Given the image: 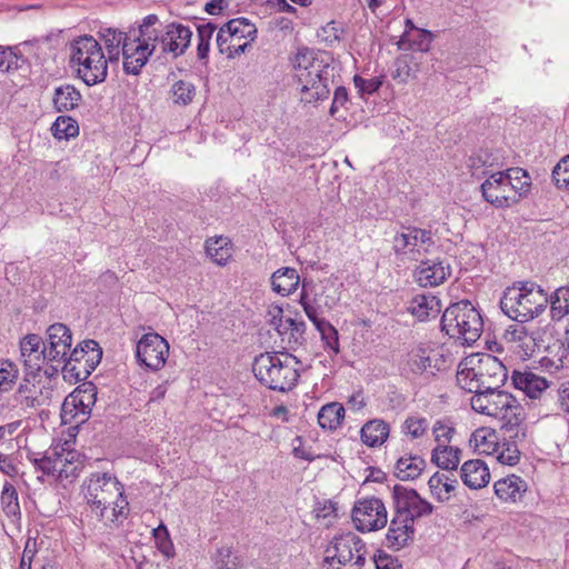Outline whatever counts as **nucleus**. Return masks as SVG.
Returning <instances> with one entry per match:
<instances>
[{
  "label": "nucleus",
  "mask_w": 569,
  "mask_h": 569,
  "mask_svg": "<svg viewBox=\"0 0 569 569\" xmlns=\"http://www.w3.org/2000/svg\"><path fill=\"white\" fill-rule=\"evenodd\" d=\"M471 398V407L475 411L487 415L490 417H497L501 413L503 406H507L510 401H513V396L498 390H481L473 392Z\"/></svg>",
  "instance_id": "nucleus-19"
},
{
  "label": "nucleus",
  "mask_w": 569,
  "mask_h": 569,
  "mask_svg": "<svg viewBox=\"0 0 569 569\" xmlns=\"http://www.w3.org/2000/svg\"><path fill=\"white\" fill-rule=\"evenodd\" d=\"M493 166L492 154L487 149H479L468 159V168L473 177L481 178L487 176L488 170Z\"/></svg>",
  "instance_id": "nucleus-40"
},
{
  "label": "nucleus",
  "mask_w": 569,
  "mask_h": 569,
  "mask_svg": "<svg viewBox=\"0 0 569 569\" xmlns=\"http://www.w3.org/2000/svg\"><path fill=\"white\" fill-rule=\"evenodd\" d=\"M512 381L516 388L532 399L539 398L549 387V382L545 377L531 371H513Z\"/></svg>",
  "instance_id": "nucleus-24"
},
{
  "label": "nucleus",
  "mask_w": 569,
  "mask_h": 569,
  "mask_svg": "<svg viewBox=\"0 0 569 569\" xmlns=\"http://www.w3.org/2000/svg\"><path fill=\"white\" fill-rule=\"evenodd\" d=\"M426 465L425 459L420 456L400 457L395 466V476L402 481L415 480L421 475Z\"/></svg>",
  "instance_id": "nucleus-30"
},
{
  "label": "nucleus",
  "mask_w": 569,
  "mask_h": 569,
  "mask_svg": "<svg viewBox=\"0 0 569 569\" xmlns=\"http://www.w3.org/2000/svg\"><path fill=\"white\" fill-rule=\"evenodd\" d=\"M81 100L80 91L69 83L57 87L52 97L53 108L60 113L76 109Z\"/></svg>",
  "instance_id": "nucleus-28"
},
{
  "label": "nucleus",
  "mask_w": 569,
  "mask_h": 569,
  "mask_svg": "<svg viewBox=\"0 0 569 569\" xmlns=\"http://www.w3.org/2000/svg\"><path fill=\"white\" fill-rule=\"evenodd\" d=\"M196 92V86L186 80L176 81L170 89L172 102L181 107L190 104L193 101Z\"/></svg>",
  "instance_id": "nucleus-41"
},
{
  "label": "nucleus",
  "mask_w": 569,
  "mask_h": 569,
  "mask_svg": "<svg viewBox=\"0 0 569 569\" xmlns=\"http://www.w3.org/2000/svg\"><path fill=\"white\" fill-rule=\"evenodd\" d=\"M300 282V277L293 268H280L271 276L272 290L286 297L293 292Z\"/></svg>",
  "instance_id": "nucleus-29"
},
{
  "label": "nucleus",
  "mask_w": 569,
  "mask_h": 569,
  "mask_svg": "<svg viewBox=\"0 0 569 569\" xmlns=\"http://www.w3.org/2000/svg\"><path fill=\"white\" fill-rule=\"evenodd\" d=\"M509 184L503 172L490 173L481 184V192L486 201L497 208L510 207L519 201L516 196L509 194Z\"/></svg>",
  "instance_id": "nucleus-18"
},
{
  "label": "nucleus",
  "mask_w": 569,
  "mask_h": 569,
  "mask_svg": "<svg viewBox=\"0 0 569 569\" xmlns=\"http://www.w3.org/2000/svg\"><path fill=\"white\" fill-rule=\"evenodd\" d=\"M505 173L510 191L518 193L517 198L526 196L531 187V178L529 173L519 167L509 168Z\"/></svg>",
  "instance_id": "nucleus-39"
},
{
  "label": "nucleus",
  "mask_w": 569,
  "mask_h": 569,
  "mask_svg": "<svg viewBox=\"0 0 569 569\" xmlns=\"http://www.w3.org/2000/svg\"><path fill=\"white\" fill-rule=\"evenodd\" d=\"M503 363L489 353L472 355L459 363L458 385L468 392L498 390L507 380Z\"/></svg>",
  "instance_id": "nucleus-1"
},
{
  "label": "nucleus",
  "mask_w": 569,
  "mask_h": 569,
  "mask_svg": "<svg viewBox=\"0 0 569 569\" xmlns=\"http://www.w3.org/2000/svg\"><path fill=\"white\" fill-rule=\"evenodd\" d=\"M460 449L449 447L447 445H438L431 455V461L436 463L439 468L447 471L457 470L460 462Z\"/></svg>",
  "instance_id": "nucleus-34"
},
{
  "label": "nucleus",
  "mask_w": 569,
  "mask_h": 569,
  "mask_svg": "<svg viewBox=\"0 0 569 569\" xmlns=\"http://www.w3.org/2000/svg\"><path fill=\"white\" fill-rule=\"evenodd\" d=\"M431 231L413 226L402 227L401 231L395 236L393 250L397 254L428 252L433 246Z\"/></svg>",
  "instance_id": "nucleus-14"
},
{
  "label": "nucleus",
  "mask_w": 569,
  "mask_h": 569,
  "mask_svg": "<svg viewBox=\"0 0 569 569\" xmlns=\"http://www.w3.org/2000/svg\"><path fill=\"white\" fill-rule=\"evenodd\" d=\"M19 376L17 366L10 360H0V391L10 390Z\"/></svg>",
  "instance_id": "nucleus-48"
},
{
  "label": "nucleus",
  "mask_w": 569,
  "mask_h": 569,
  "mask_svg": "<svg viewBox=\"0 0 569 569\" xmlns=\"http://www.w3.org/2000/svg\"><path fill=\"white\" fill-rule=\"evenodd\" d=\"M161 33L162 27L160 29L138 28V33L136 32V30H130L131 37L133 39H139V43L142 46H147V49H152V53H154L157 44L160 43Z\"/></svg>",
  "instance_id": "nucleus-51"
},
{
  "label": "nucleus",
  "mask_w": 569,
  "mask_h": 569,
  "mask_svg": "<svg viewBox=\"0 0 569 569\" xmlns=\"http://www.w3.org/2000/svg\"><path fill=\"white\" fill-rule=\"evenodd\" d=\"M460 475L463 483L471 489H480L490 480L489 469L480 459L466 461L461 467Z\"/></svg>",
  "instance_id": "nucleus-25"
},
{
  "label": "nucleus",
  "mask_w": 569,
  "mask_h": 569,
  "mask_svg": "<svg viewBox=\"0 0 569 569\" xmlns=\"http://www.w3.org/2000/svg\"><path fill=\"white\" fill-rule=\"evenodd\" d=\"M411 62L412 57L409 54H402L396 58L391 72L392 79L406 83L411 76Z\"/></svg>",
  "instance_id": "nucleus-54"
},
{
  "label": "nucleus",
  "mask_w": 569,
  "mask_h": 569,
  "mask_svg": "<svg viewBox=\"0 0 569 569\" xmlns=\"http://www.w3.org/2000/svg\"><path fill=\"white\" fill-rule=\"evenodd\" d=\"M207 254L219 266H224L231 258V243L228 238L217 237L207 240Z\"/></svg>",
  "instance_id": "nucleus-37"
},
{
  "label": "nucleus",
  "mask_w": 569,
  "mask_h": 569,
  "mask_svg": "<svg viewBox=\"0 0 569 569\" xmlns=\"http://www.w3.org/2000/svg\"><path fill=\"white\" fill-rule=\"evenodd\" d=\"M408 310L418 320L423 321L440 311V303L435 296L419 295L411 300Z\"/></svg>",
  "instance_id": "nucleus-33"
},
{
  "label": "nucleus",
  "mask_w": 569,
  "mask_h": 569,
  "mask_svg": "<svg viewBox=\"0 0 569 569\" xmlns=\"http://www.w3.org/2000/svg\"><path fill=\"white\" fill-rule=\"evenodd\" d=\"M496 418L502 421V427L508 430H512L513 427L519 426L523 420V408L513 397V401L503 406L501 413Z\"/></svg>",
  "instance_id": "nucleus-43"
},
{
  "label": "nucleus",
  "mask_w": 569,
  "mask_h": 569,
  "mask_svg": "<svg viewBox=\"0 0 569 569\" xmlns=\"http://www.w3.org/2000/svg\"><path fill=\"white\" fill-rule=\"evenodd\" d=\"M20 353L28 376L37 377L43 365L49 361L44 341L38 335L30 333L20 341Z\"/></svg>",
  "instance_id": "nucleus-15"
},
{
  "label": "nucleus",
  "mask_w": 569,
  "mask_h": 569,
  "mask_svg": "<svg viewBox=\"0 0 569 569\" xmlns=\"http://www.w3.org/2000/svg\"><path fill=\"white\" fill-rule=\"evenodd\" d=\"M318 423L322 429L336 430L345 418V408L339 402H330L321 407L318 412Z\"/></svg>",
  "instance_id": "nucleus-35"
},
{
  "label": "nucleus",
  "mask_w": 569,
  "mask_h": 569,
  "mask_svg": "<svg viewBox=\"0 0 569 569\" xmlns=\"http://www.w3.org/2000/svg\"><path fill=\"white\" fill-rule=\"evenodd\" d=\"M86 498L91 512L97 517L106 518L104 512L110 506L112 509L109 518L112 520L127 518L129 513V502L124 497L123 486L108 473L92 475L87 486Z\"/></svg>",
  "instance_id": "nucleus-5"
},
{
  "label": "nucleus",
  "mask_w": 569,
  "mask_h": 569,
  "mask_svg": "<svg viewBox=\"0 0 569 569\" xmlns=\"http://www.w3.org/2000/svg\"><path fill=\"white\" fill-rule=\"evenodd\" d=\"M295 78L300 86L301 102L312 103L328 98L329 64L307 49H300L295 58Z\"/></svg>",
  "instance_id": "nucleus-4"
},
{
  "label": "nucleus",
  "mask_w": 569,
  "mask_h": 569,
  "mask_svg": "<svg viewBox=\"0 0 569 569\" xmlns=\"http://www.w3.org/2000/svg\"><path fill=\"white\" fill-rule=\"evenodd\" d=\"M97 387L92 382H84L77 387L69 396L70 401H79V403H84L92 408L97 401Z\"/></svg>",
  "instance_id": "nucleus-50"
},
{
  "label": "nucleus",
  "mask_w": 569,
  "mask_h": 569,
  "mask_svg": "<svg viewBox=\"0 0 569 569\" xmlns=\"http://www.w3.org/2000/svg\"><path fill=\"white\" fill-rule=\"evenodd\" d=\"M61 411L62 419L66 422L70 420L83 422L90 415L91 407L84 403H79V401H70V396H68L62 403Z\"/></svg>",
  "instance_id": "nucleus-44"
},
{
  "label": "nucleus",
  "mask_w": 569,
  "mask_h": 569,
  "mask_svg": "<svg viewBox=\"0 0 569 569\" xmlns=\"http://www.w3.org/2000/svg\"><path fill=\"white\" fill-rule=\"evenodd\" d=\"M257 27L247 18L229 20L217 32L216 43L219 52L228 58L242 54L257 38Z\"/></svg>",
  "instance_id": "nucleus-8"
},
{
  "label": "nucleus",
  "mask_w": 569,
  "mask_h": 569,
  "mask_svg": "<svg viewBox=\"0 0 569 569\" xmlns=\"http://www.w3.org/2000/svg\"><path fill=\"white\" fill-rule=\"evenodd\" d=\"M432 41V33L426 29L418 30L416 36L409 37V30H405L401 36L398 48L401 50L428 51Z\"/></svg>",
  "instance_id": "nucleus-38"
},
{
  "label": "nucleus",
  "mask_w": 569,
  "mask_h": 569,
  "mask_svg": "<svg viewBox=\"0 0 569 569\" xmlns=\"http://www.w3.org/2000/svg\"><path fill=\"white\" fill-rule=\"evenodd\" d=\"M548 302V295L539 284L532 281H518L505 290L500 308L516 322H528L540 316Z\"/></svg>",
  "instance_id": "nucleus-3"
},
{
  "label": "nucleus",
  "mask_w": 569,
  "mask_h": 569,
  "mask_svg": "<svg viewBox=\"0 0 569 569\" xmlns=\"http://www.w3.org/2000/svg\"><path fill=\"white\" fill-rule=\"evenodd\" d=\"M353 83L355 87L359 90V92L363 96L377 92L382 86V80L377 77L371 79H365L360 76H355Z\"/></svg>",
  "instance_id": "nucleus-60"
},
{
  "label": "nucleus",
  "mask_w": 569,
  "mask_h": 569,
  "mask_svg": "<svg viewBox=\"0 0 569 569\" xmlns=\"http://www.w3.org/2000/svg\"><path fill=\"white\" fill-rule=\"evenodd\" d=\"M99 34L107 52H113L117 48H121V51L123 50L124 42L130 37V31L123 32L114 28H101Z\"/></svg>",
  "instance_id": "nucleus-46"
},
{
  "label": "nucleus",
  "mask_w": 569,
  "mask_h": 569,
  "mask_svg": "<svg viewBox=\"0 0 569 569\" xmlns=\"http://www.w3.org/2000/svg\"><path fill=\"white\" fill-rule=\"evenodd\" d=\"M300 361L288 352H264L254 358L252 372L267 388L286 392L292 390L300 377Z\"/></svg>",
  "instance_id": "nucleus-2"
},
{
  "label": "nucleus",
  "mask_w": 569,
  "mask_h": 569,
  "mask_svg": "<svg viewBox=\"0 0 569 569\" xmlns=\"http://www.w3.org/2000/svg\"><path fill=\"white\" fill-rule=\"evenodd\" d=\"M121 54L123 58V71L127 74L139 76L153 53L152 49H147V46L139 43V39H133L130 36L127 42H124Z\"/></svg>",
  "instance_id": "nucleus-20"
},
{
  "label": "nucleus",
  "mask_w": 569,
  "mask_h": 569,
  "mask_svg": "<svg viewBox=\"0 0 569 569\" xmlns=\"http://www.w3.org/2000/svg\"><path fill=\"white\" fill-rule=\"evenodd\" d=\"M451 273L450 266L442 260H425L416 270V280L421 287L441 284Z\"/></svg>",
  "instance_id": "nucleus-21"
},
{
  "label": "nucleus",
  "mask_w": 569,
  "mask_h": 569,
  "mask_svg": "<svg viewBox=\"0 0 569 569\" xmlns=\"http://www.w3.org/2000/svg\"><path fill=\"white\" fill-rule=\"evenodd\" d=\"M161 27L160 44L162 52L172 53L174 58L182 56L190 47L193 36L190 27L179 21H171Z\"/></svg>",
  "instance_id": "nucleus-16"
},
{
  "label": "nucleus",
  "mask_w": 569,
  "mask_h": 569,
  "mask_svg": "<svg viewBox=\"0 0 569 569\" xmlns=\"http://www.w3.org/2000/svg\"><path fill=\"white\" fill-rule=\"evenodd\" d=\"M457 485L458 480L452 472L450 475L436 472L428 481L431 495L441 502L449 500Z\"/></svg>",
  "instance_id": "nucleus-31"
},
{
  "label": "nucleus",
  "mask_w": 569,
  "mask_h": 569,
  "mask_svg": "<svg viewBox=\"0 0 569 569\" xmlns=\"http://www.w3.org/2000/svg\"><path fill=\"white\" fill-rule=\"evenodd\" d=\"M495 493L502 501L517 502L527 491V483L516 475L508 476L495 482Z\"/></svg>",
  "instance_id": "nucleus-27"
},
{
  "label": "nucleus",
  "mask_w": 569,
  "mask_h": 569,
  "mask_svg": "<svg viewBox=\"0 0 569 569\" xmlns=\"http://www.w3.org/2000/svg\"><path fill=\"white\" fill-rule=\"evenodd\" d=\"M337 503L331 500L318 501L313 508L315 516L318 520H323L329 526L337 518Z\"/></svg>",
  "instance_id": "nucleus-56"
},
{
  "label": "nucleus",
  "mask_w": 569,
  "mask_h": 569,
  "mask_svg": "<svg viewBox=\"0 0 569 569\" xmlns=\"http://www.w3.org/2000/svg\"><path fill=\"white\" fill-rule=\"evenodd\" d=\"M286 322L288 323L286 329H290L289 341H293L296 345H302L305 341L306 323L292 318H286Z\"/></svg>",
  "instance_id": "nucleus-61"
},
{
  "label": "nucleus",
  "mask_w": 569,
  "mask_h": 569,
  "mask_svg": "<svg viewBox=\"0 0 569 569\" xmlns=\"http://www.w3.org/2000/svg\"><path fill=\"white\" fill-rule=\"evenodd\" d=\"M102 359V348L96 340H83L68 352L63 360L62 371L64 377L74 379L76 381L86 380L91 372L98 367Z\"/></svg>",
  "instance_id": "nucleus-9"
},
{
  "label": "nucleus",
  "mask_w": 569,
  "mask_h": 569,
  "mask_svg": "<svg viewBox=\"0 0 569 569\" xmlns=\"http://www.w3.org/2000/svg\"><path fill=\"white\" fill-rule=\"evenodd\" d=\"M327 552H332V556H328L326 561H329V559L337 560L342 566L353 562V565L361 567L366 561V546L360 537L353 532L336 536Z\"/></svg>",
  "instance_id": "nucleus-11"
},
{
  "label": "nucleus",
  "mask_w": 569,
  "mask_h": 569,
  "mask_svg": "<svg viewBox=\"0 0 569 569\" xmlns=\"http://www.w3.org/2000/svg\"><path fill=\"white\" fill-rule=\"evenodd\" d=\"M503 447L497 456L498 461L502 465L515 466L520 459V451L515 443H505Z\"/></svg>",
  "instance_id": "nucleus-62"
},
{
  "label": "nucleus",
  "mask_w": 569,
  "mask_h": 569,
  "mask_svg": "<svg viewBox=\"0 0 569 569\" xmlns=\"http://www.w3.org/2000/svg\"><path fill=\"white\" fill-rule=\"evenodd\" d=\"M1 505L7 516L14 517L20 513L18 492L14 486L8 481L4 483L2 488Z\"/></svg>",
  "instance_id": "nucleus-47"
},
{
  "label": "nucleus",
  "mask_w": 569,
  "mask_h": 569,
  "mask_svg": "<svg viewBox=\"0 0 569 569\" xmlns=\"http://www.w3.org/2000/svg\"><path fill=\"white\" fill-rule=\"evenodd\" d=\"M153 537L157 541L158 549L167 557L173 556V543L169 538V532L166 526L160 525L153 529Z\"/></svg>",
  "instance_id": "nucleus-58"
},
{
  "label": "nucleus",
  "mask_w": 569,
  "mask_h": 569,
  "mask_svg": "<svg viewBox=\"0 0 569 569\" xmlns=\"http://www.w3.org/2000/svg\"><path fill=\"white\" fill-rule=\"evenodd\" d=\"M70 62L77 66L78 77L87 86L101 83L107 78L108 61L100 43L91 36L79 37L71 43Z\"/></svg>",
  "instance_id": "nucleus-6"
},
{
  "label": "nucleus",
  "mask_w": 569,
  "mask_h": 569,
  "mask_svg": "<svg viewBox=\"0 0 569 569\" xmlns=\"http://www.w3.org/2000/svg\"><path fill=\"white\" fill-rule=\"evenodd\" d=\"M44 341L49 362L58 361L62 363L70 351L72 343V333L70 329L61 322L53 323L46 331Z\"/></svg>",
  "instance_id": "nucleus-17"
},
{
  "label": "nucleus",
  "mask_w": 569,
  "mask_h": 569,
  "mask_svg": "<svg viewBox=\"0 0 569 569\" xmlns=\"http://www.w3.org/2000/svg\"><path fill=\"white\" fill-rule=\"evenodd\" d=\"M552 181L558 189L569 191V154L563 157L553 168Z\"/></svg>",
  "instance_id": "nucleus-55"
},
{
  "label": "nucleus",
  "mask_w": 569,
  "mask_h": 569,
  "mask_svg": "<svg viewBox=\"0 0 569 569\" xmlns=\"http://www.w3.org/2000/svg\"><path fill=\"white\" fill-rule=\"evenodd\" d=\"M305 283L302 284V287L305 288ZM300 303L307 315V317L309 318L310 321H312V323L317 327V323H320V322H327V320H325L323 318H320L319 317V307L318 306H315L309 299H308V296L307 293L305 292V290L302 291L301 293V297H300Z\"/></svg>",
  "instance_id": "nucleus-63"
},
{
  "label": "nucleus",
  "mask_w": 569,
  "mask_h": 569,
  "mask_svg": "<svg viewBox=\"0 0 569 569\" xmlns=\"http://www.w3.org/2000/svg\"><path fill=\"white\" fill-rule=\"evenodd\" d=\"M361 440L369 447L381 446L389 436V426L383 420L373 419L361 428Z\"/></svg>",
  "instance_id": "nucleus-32"
},
{
  "label": "nucleus",
  "mask_w": 569,
  "mask_h": 569,
  "mask_svg": "<svg viewBox=\"0 0 569 569\" xmlns=\"http://www.w3.org/2000/svg\"><path fill=\"white\" fill-rule=\"evenodd\" d=\"M523 323L525 322H517L510 325L505 330L503 338L508 342L518 343V347L523 351V356L531 357L538 348L536 333L528 331Z\"/></svg>",
  "instance_id": "nucleus-26"
},
{
  "label": "nucleus",
  "mask_w": 569,
  "mask_h": 569,
  "mask_svg": "<svg viewBox=\"0 0 569 569\" xmlns=\"http://www.w3.org/2000/svg\"><path fill=\"white\" fill-rule=\"evenodd\" d=\"M214 561L219 569H239L241 566L240 558L228 546L220 547L217 550Z\"/></svg>",
  "instance_id": "nucleus-52"
},
{
  "label": "nucleus",
  "mask_w": 569,
  "mask_h": 569,
  "mask_svg": "<svg viewBox=\"0 0 569 569\" xmlns=\"http://www.w3.org/2000/svg\"><path fill=\"white\" fill-rule=\"evenodd\" d=\"M395 511L405 519L415 522L417 519L429 516L433 511L430 502L419 496L415 489L396 485L392 489Z\"/></svg>",
  "instance_id": "nucleus-13"
},
{
  "label": "nucleus",
  "mask_w": 569,
  "mask_h": 569,
  "mask_svg": "<svg viewBox=\"0 0 569 569\" xmlns=\"http://www.w3.org/2000/svg\"><path fill=\"white\" fill-rule=\"evenodd\" d=\"M552 318H562L569 313V287H562L555 291L551 300Z\"/></svg>",
  "instance_id": "nucleus-49"
},
{
  "label": "nucleus",
  "mask_w": 569,
  "mask_h": 569,
  "mask_svg": "<svg viewBox=\"0 0 569 569\" xmlns=\"http://www.w3.org/2000/svg\"><path fill=\"white\" fill-rule=\"evenodd\" d=\"M441 329L450 338L470 346L480 338L483 321L479 311L469 301L462 300L450 305L445 310Z\"/></svg>",
  "instance_id": "nucleus-7"
},
{
  "label": "nucleus",
  "mask_w": 569,
  "mask_h": 569,
  "mask_svg": "<svg viewBox=\"0 0 569 569\" xmlns=\"http://www.w3.org/2000/svg\"><path fill=\"white\" fill-rule=\"evenodd\" d=\"M433 349L429 346L420 343L413 347L406 356L403 370L416 376H421L426 372H431L436 368L431 353Z\"/></svg>",
  "instance_id": "nucleus-23"
},
{
  "label": "nucleus",
  "mask_w": 569,
  "mask_h": 569,
  "mask_svg": "<svg viewBox=\"0 0 569 569\" xmlns=\"http://www.w3.org/2000/svg\"><path fill=\"white\" fill-rule=\"evenodd\" d=\"M169 355V343L158 333H146L137 342L136 357L140 366L152 370H160Z\"/></svg>",
  "instance_id": "nucleus-12"
},
{
  "label": "nucleus",
  "mask_w": 569,
  "mask_h": 569,
  "mask_svg": "<svg viewBox=\"0 0 569 569\" xmlns=\"http://www.w3.org/2000/svg\"><path fill=\"white\" fill-rule=\"evenodd\" d=\"M352 521L361 532L382 529L388 522L385 503L375 497L358 500L352 508Z\"/></svg>",
  "instance_id": "nucleus-10"
},
{
  "label": "nucleus",
  "mask_w": 569,
  "mask_h": 569,
  "mask_svg": "<svg viewBox=\"0 0 569 569\" xmlns=\"http://www.w3.org/2000/svg\"><path fill=\"white\" fill-rule=\"evenodd\" d=\"M342 30L338 28L335 21L328 22L317 31V37L325 42L326 46L332 47L341 39Z\"/></svg>",
  "instance_id": "nucleus-57"
},
{
  "label": "nucleus",
  "mask_w": 569,
  "mask_h": 569,
  "mask_svg": "<svg viewBox=\"0 0 569 569\" xmlns=\"http://www.w3.org/2000/svg\"><path fill=\"white\" fill-rule=\"evenodd\" d=\"M403 429L407 435L417 439L428 429V421L426 418L409 417L405 421Z\"/></svg>",
  "instance_id": "nucleus-59"
},
{
  "label": "nucleus",
  "mask_w": 569,
  "mask_h": 569,
  "mask_svg": "<svg viewBox=\"0 0 569 569\" xmlns=\"http://www.w3.org/2000/svg\"><path fill=\"white\" fill-rule=\"evenodd\" d=\"M52 134L54 138L69 139L79 134L78 122L69 116H59L52 124Z\"/></svg>",
  "instance_id": "nucleus-45"
},
{
  "label": "nucleus",
  "mask_w": 569,
  "mask_h": 569,
  "mask_svg": "<svg viewBox=\"0 0 569 569\" xmlns=\"http://www.w3.org/2000/svg\"><path fill=\"white\" fill-rule=\"evenodd\" d=\"M317 330L326 347L332 350L335 355H338L340 351L338 330L329 321L317 323Z\"/></svg>",
  "instance_id": "nucleus-53"
},
{
  "label": "nucleus",
  "mask_w": 569,
  "mask_h": 569,
  "mask_svg": "<svg viewBox=\"0 0 569 569\" xmlns=\"http://www.w3.org/2000/svg\"><path fill=\"white\" fill-rule=\"evenodd\" d=\"M455 429L452 427L445 426L440 421H437L433 426V433L438 445H446L450 442Z\"/></svg>",
  "instance_id": "nucleus-64"
},
{
  "label": "nucleus",
  "mask_w": 569,
  "mask_h": 569,
  "mask_svg": "<svg viewBox=\"0 0 569 569\" xmlns=\"http://www.w3.org/2000/svg\"><path fill=\"white\" fill-rule=\"evenodd\" d=\"M498 437L495 430L489 428H479L475 430L470 438V443L480 455H491L498 450Z\"/></svg>",
  "instance_id": "nucleus-36"
},
{
  "label": "nucleus",
  "mask_w": 569,
  "mask_h": 569,
  "mask_svg": "<svg viewBox=\"0 0 569 569\" xmlns=\"http://www.w3.org/2000/svg\"><path fill=\"white\" fill-rule=\"evenodd\" d=\"M415 522L405 519L401 515L395 511L389 529L386 536L387 545L389 548L400 550L413 539Z\"/></svg>",
  "instance_id": "nucleus-22"
},
{
  "label": "nucleus",
  "mask_w": 569,
  "mask_h": 569,
  "mask_svg": "<svg viewBox=\"0 0 569 569\" xmlns=\"http://www.w3.org/2000/svg\"><path fill=\"white\" fill-rule=\"evenodd\" d=\"M217 26L212 22L197 24V57L201 61L208 59L210 42Z\"/></svg>",
  "instance_id": "nucleus-42"
}]
</instances>
